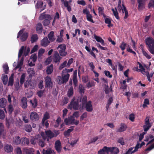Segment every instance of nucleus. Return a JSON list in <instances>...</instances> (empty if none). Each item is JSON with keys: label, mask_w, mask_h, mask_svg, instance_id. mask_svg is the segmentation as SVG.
<instances>
[{"label": "nucleus", "mask_w": 154, "mask_h": 154, "mask_svg": "<svg viewBox=\"0 0 154 154\" xmlns=\"http://www.w3.org/2000/svg\"><path fill=\"white\" fill-rule=\"evenodd\" d=\"M39 19L41 20L44 19L42 22V23L44 26H46L50 23V21L51 19V17L50 15L46 14L43 13L41 14Z\"/></svg>", "instance_id": "nucleus-1"}, {"label": "nucleus", "mask_w": 154, "mask_h": 154, "mask_svg": "<svg viewBox=\"0 0 154 154\" xmlns=\"http://www.w3.org/2000/svg\"><path fill=\"white\" fill-rule=\"evenodd\" d=\"M146 44L148 47V50L152 54H154V39L149 37L146 39Z\"/></svg>", "instance_id": "nucleus-2"}, {"label": "nucleus", "mask_w": 154, "mask_h": 154, "mask_svg": "<svg viewBox=\"0 0 154 154\" xmlns=\"http://www.w3.org/2000/svg\"><path fill=\"white\" fill-rule=\"evenodd\" d=\"M75 100V98L73 97L68 106L67 108L68 109L72 110L73 109L75 110H77L79 109V105L78 100Z\"/></svg>", "instance_id": "nucleus-3"}, {"label": "nucleus", "mask_w": 154, "mask_h": 154, "mask_svg": "<svg viewBox=\"0 0 154 154\" xmlns=\"http://www.w3.org/2000/svg\"><path fill=\"white\" fill-rule=\"evenodd\" d=\"M64 73L62 72L61 77L60 76L58 77L57 80L59 84L66 83L68 80L70 76L69 74L67 73L64 74Z\"/></svg>", "instance_id": "nucleus-4"}, {"label": "nucleus", "mask_w": 154, "mask_h": 154, "mask_svg": "<svg viewBox=\"0 0 154 154\" xmlns=\"http://www.w3.org/2000/svg\"><path fill=\"white\" fill-rule=\"evenodd\" d=\"M29 35V33L26 32H23V30H20L17 34V38H20L21 40L23 42H24L27 39Z\"/></svg>", "instance_id": "nucleus-5"}, {"label": "nucleus", "mask_w": 154, "mask_h": 154, "mask_svg": "<svg viewBox=\"0 0 154 154\" xmlns=\"http://www.w3.org/2000/svg\"><path fill=\"white\" fill-rule=\"evenodd\" d=\"M57 49H59V53L60 56L65 57L67 54V52L66 51V46L65 45L62 44L59 45L57 47Z\"/></svg>", "instance_id": "nucleus-6"}, {"label": "nucleus", "mask_w": 154, "mask_h": 154, "mask_svg": "<svg viewBox=\"0 0 154 154\" xmlns=\"http://www.w3.org/2000/svg\"><path fill=\"white\" fill-rule=\"evenodd\" d=\"M30 118L32 121L34 122L37 121L39 119V116L36 112H32L30 113Z\"/></svg>", "instance_id": "nucleus-7"}, {"label": "nucleus", "mask_w": 154, "mask_h": 154, "mask_svg": "<svg viewBox=\"0 0 154 154\" xmlns=\"http://www.w3.org/2000/svg\"><path fill=\"white\" fill-rule=\"evenodd\" d=\"M146 0H137L138 9L139 11H141L144 8L145 2Z\"/></svg>", "instance_id": "nucleus-8"}, {"label": "nucleus", "mask_w": 154, "mask_h": 154, "mask_svg": "<svg viewBox=\"0 0 154 154\" xmlns=\"http://www.w3.org/2000/svg\"><path fill=\"white\" fill-rule=\"evenodd\" d=\"M86 110L88 112H91L93 109V108L92 104V102L91 100L88 101L85 104Z\"/></svg>", "instance_id": "nucleus-9"}, {"label": "nucleus", "mask_w": 154, "mask_h": 154, "mask_svg": "<svg viewBox=\"0 0 154 154\" xmlns=\"http://www.w3.org/2000/svg\"><path fill=\"white\" fill-rule=\"evenodd\" d=\"M61 58V57L60 56L58 53L57 51H55L53 57V61L55 63H59Z\"/></svg>", "instance_id": "nucleus-10"}, {"label": "nucleus", "mask_w": 154, "mask_h": 154, "mask_svg": "<svg viewBox=\"0 0 154 154\" xmlns=\"http://www.w3.org/2000/svg\"><path fill=\"white\" fill-rule=\"evenodd\" d=\"M112 151V150L110 147L105 146L102 149H100L98 151V154H105V152L108 153L109 151Z\"/></svg>", "instance_id": "nucleus-11"}, {"label": "nucleus", "mask_w": 154, "mask_h": 154, "mask_svg": "<svg viewBox=\"0 0 154 154\" xmlns=\"http://www.w3.org/2000/svg\"><path fill=\"white\" fill-rule=\"evenodd\" d=\"M45 86L46 87L50 88L52 87V82L51 81V78L48 76H47L45 78Z\"/></svg>", "instance_id": "nucleus-12"}, {"label": "nucleus", "mask_w": 154, "mask_h": 154, "mask_svg": "<svg viewBox=\"0 0 154 154\" xmlns=\"http://www.w3.org/2000/svg\"><path fill=\"white\" fill-rule=\"evenodd\" d=\"M50 43V41L48 40L47 37L44 38L41 42V45L42 46L46 47Z\"/></svg>", "instance_id": "nucleus-13"}, {"label": "nucleus", "mask_w": 154, "mask_h": 154, "mask_svg": "<svg viewBox=\"0 0 154 154\" xmlns=\"http://www.w3.org/2000/svg\"><path fill=\"white\" fill-rule=\"evenodd\" d=\"M55 147L57 152L60 153L61 151V143L59 140H57L55 143Z\"/></svg>", "instance_id": "nucleus-14"}, {"label": "nucleus", "mask_w": 154, "mask_h": 154, "mask_svg": "<svg viewBox=\"0 0 154 154\" xmlns=\"http://www.w3.org/2000/svg\"><path fill=\"white\" fill-rule=\"evenodd\" d=\"M21 106L23 109H25L27 107V100L26 97H23L21 100Z\"/></svg>", "instance_id": "nucleus-15"}, {"label": "nucleus", "mask_w": 154, "mask_h": 154, "mask_svg": "<svg viewBox=\"0 0 154 154\" xmlns=\"http://www.w3.org/2000/svg\"><path fill=\"white\" fill-rule=\"evenodd\" d=\"M127 128L126 125L124 123H121L119 128L116 130V131L118 132H121L126 131Z\"/></svg>", "instance_id": "nucleus-16"}, {"label": "nucleus", "mask_w": 154, "mask_h": 154, "mask_svg": "<svg viewBox=\"0 0 154 154\" xmlns=\"http://www.w3.org/2000/svg\"><path fill=\"white\" fill-rule=\"evenodd\" d=\"M29 143V140L28 138L26 137H23L21 138V144L22 146L28 145Z\"/></svg>", "instance_id": "nucleus-17"}, {"label": "nucleus", "mask_w": 154, "mask_h": 154, "mask_svg": "<svg viewBox=\"0 0 154 154\" xmlns=\"http://www.w3.org/2000/svg\"><path fill=\"white\" fill-rule=\"evenodd\" d=\"M35 150L32 148H24L23 149V152L25 154H34Z\"/></svg>", "instance_id": "nucleus-18"}, {"label": "nucleus", "mask_w": 154, "mask_h": 154, "mask_svg": "<svg viewBox=\"0 0 154 154\" xmlns=\"http://www.w3.org/2000/svg\"><path fill=\"white\" fill-rule=\"evenodd\" d=\"M54 32L53 31H51L48 35V38L50 42H53L55 40L54 37Z\"/></svg>", "instance_id": "nucleus-19"}, {"label": "nucleus", "mask_w": 154, "mask_h": 154, "mask_svg": "<svg viewBox=\"0 0 154 154\" xmlns=\"http://www.w3.org/2000/svg\"><path fill=\"white\" fill-rule=\"evenodd\" d=\"M45 133L46 136L50 138V139L54 137V133L51 131L50 130L45 131Z\"/></svg>", "instance_id": "nucleus-20"}, {"label": "nucleus", "mask_w": 154, "mask_h": 154, "mask_svg": "<svg viewBox=\"0 0 154 154\" xmlns=\"http://www.w3.org/2000/svg\"><path fill=\"white\" fill-rule=\"evenodd\" d=\"M5 150L7 152H10L12 151L13 147L11 145L6 144L4 146Z\"/></svg>", "instance_id": "nucleus-21"}, {"label": "nucleus", "mask_w": 154, "mask_h": 154, "mask_svg": "<svg viewBox=\"0 0 154 154\" xmlns=\"http://www.w3.org/2000/svg\"><path fill=\"white\" fill-rule=\"evenodd\" d=\"M74 127V126H71L70 127V129H69L67 131H65L63 133L64 136L66 137H68L70 133L73 130Z\"/></svg>", "instance_id": "nucleus-22"}, {"label": "nucleus", "mask_w": 154, "mask_h": 154, "mask_svg": "<svg viewBox=\"0 0 154 154\" xmlns=\"http://www.w3.org/2000/svg\"><path fill=\"white\" fill-rule=\"evenodd\" d=\"M94 38L98 42H99L102 45L104 46V45H105L104 41V40H103L100 37L97 36L95 35H94Z\"/></svg>", "instance_id": "nucleus-23"}, {"label": "nucleus", "mask_w": 154, "mask_h": 154, "mask_svg": "<svg viewBox=\"0 0 154 154\" xmlns=\"http://www.w3.org/2000/svg\"><path fill=\"white\" fill-rule=\"evenodd\" d=\"M43 29L42 24L40 23H38L36 25V30L38 33H40L42 32Z\"/></svg>", "instance_id": "nucleus-24"}, {"label": "nucleus", "mask_w": 154, "mask_h": 154, "mask_svg": "<svg viewBox=\"0 0 154 154\" xmlns=\"http://www.w3.org/2000/svg\"><path fill=\"white\" fill-rule=\"evenodd\" d=\"M7 100L5 98H2L0 99V107L5 108L6 106Z\"/></svg>", "instance_id": "nucleus-25"}, {"label": "nucleus", "mask_w": 154, "mask_h": 154, "mask_svg": "<svg viewBox=\"0 0 154 154\" xmlns=\"http://www.w3.org/2000/svg\"><path fill=\"white\" fill-rule=\"evenodd\" d=\"M43 154H55V152L53 150L50 148H48L45 150L44 149L42 151Z\"/></svg>", "instance_id": "nucleus-26"}, {"label": "nucleus", "mask_w": 154, "mask_h": 154, "mask_svg": "<svg viewBox=\"0 0 154 154\" xmlns=\"http://www.w3.org/2000/svg\"><path fill=\"white\" fill-rule=\"evenodd\" d=\"M61 0L62 2H63L64 6L67 8L68 11L70 12L71 11V8L70 6L69 5L68 2L64 0Z\"/></svg>", "instance_id": "nucleus-27"}, {"label": "nucleus", "mask_w": 154, "mask_h": 154, "mask_svg": "<svg viewBox=\"0 0 154 154\" xmlns=\"http://www.w3.org/2000/svg\"><path fill=\"white\" fill-rule=\"evenodd\" d=\"M38 39V36L36 34L32 35L31 37L30 41L31 43H32L36 42Z\"/></svg>", "instance_id": "nucleus-28"}, {"label": "nucleus", "mask_w": 154, "mask_h": 154, "mask_svg": "<svg viewBox=\"0 0 154 154\" xmlns=\"http://www.w3.org/2000/svg\"><path fill=\"white\" fill-rule=\"evenodd\" d=\"M87 97L86 96H84L82 97L80 100V101L82 102V107L85 106V104L87 103Z\"/></svg>", "instance_id": "nucleus-29"}, {"label": "nucleus", "mask_w": 154, "mask_h": 154, "mask_svg": "<svg viewBox=\"0 0 154 154\" xmlns=\"http://www.w3.org/2000/svg\"><path fill=\"white\" fill-rule=\"evenodd\" d=\"M54 69L53 65L51 64L48 66L46 70V72L48 74H51L53 72Z\"/></svg>", "instance_id": "nucleus-30"}, {"label": "nucleus", "mask_w": 154, "mask_h": 154, "mask_svg": "<svg viewBox=\"0 0 154 154\" xmlns=\"http://www.w3.org/2000/svg\"><path fill=\"white\" fill-rule=\"evenodd\" d=\"M21 139L19 136L15 137L14 138L13 141L14 143L16 145H19L21 143Z\"/></svg>", "instance_id": "nucleus-31"}, {"label": "nucleus", "mask_w": 154, "mask_h": 154, "mask_svg": "<svg viewBox=\"0 0 154 154\" xmlns=\"http://www.w3.org/2000/svg\"><path fill=\"white\" fill-rule=\"evenodd\" d=\"M122 5L123 7V8L122 9V12L123 13H124V12L125 13V16L124 17V19H126L128 16V12L127 9H126V7L124 5V4H122Z\"/></svg>", "instance_id": "nucleus-32"}, {"label": "nucleus", "mask_w": 154, "mask_h": 154, "mask_svg": "<svg viewBox=\"0 0 154 154\" xmlns=\"http://www.w3.org/2000/svg\"><path fill=\"white\" fill-rule=\"evenodd\" d=\"M2 79L3 84L5 85L7 84L8 79L7 75H6L3 74L2 75Z\"/></svg>", "instance_id": "nucleus-33"}, {"label": "nucleus", "mask_w": 154, "mask_h": 154, "mask_svg": "<svg viewBox=\"0 0 154 154\" xmlns=\"http://www.w3.org/2000/svg\"><path fill=\"white\" fill-rule=\"evenodd\" d=\"M105 23L108 24L107 26L109 28L112 27L113 26V24H111L110 19L109 18H106L105 19Z\"/></svg>", "instance_id": "nucleus-34"}, {"label": "nucleus", "mask_w": 154, "mask_h": 154, "mask_svg": "<svg viewBox=\"0 0 154 154\" xmlns=\"http://www.w3.org/2000/svg\"><path fill=\"white\" fill-rule=\"evenodd\" d=\"M79 93L81 95H83L85 93V89L83 86L81 84L79 85Z\"/></svg>", "instance_id": "nucleus-35"}, {"label": "nucleus", "mask_w": 154, "mask_h": 154, "mask_svg": "<svg viewBox=\"0 0 154 154\" xmlns=\"http://www.w3.org/2000/svg\"><path fill=\"white\" fill-rule=\"evenodd\" d=\"M73 94V88L72 87H71L69 89L67 95L69 97H71Z\"/></svg>", "instance_id": "nucleus-36"}, {"label": "nucleus", "mask_w": 154, "mask_h": 154, "mask_svg": "<svg viewBox=\"0 0 154 154\" xmlns=\"http://www.w3.org/2000/svg\"><path fill=\"white\" fill-rule=\"evenodd\" d=\"M30 103L32 104V106L34 108H35L37 105V100L36 98H34L33 101L31 100Z\"/></svg>", "instance_id": "nucleus-37"}, {"label": "nucleus", "mask_w": 154, "mask_h": 154, "mask_svg": "<svg viewBox=\"0 0 154 154\" xmlns=\"http://www.w3.org/2000/svg\"><path fill=\"white\" fill-rule=\"evenodd\" d=\"M110 148L111 149L112 151H109V152H110L112 153L117 154L119 152V149L117 148L114 147Z\"/></svg>", "instance_id": "nucleus-38"}, {"label": "nucleus", "mask_w": 154, "mask_h": 154, "mask_svg": "<svg viewBox=\"0 0 154 154\" xmlns=\"http://www.w3.org/2000/svg\"><path fill=\"white\" fill-rule=\"evenodd\" d=\"M50 118L49 113L48 112H46L44 115L42 119V122L44 123L47 119Z\"/></svg>", "instance_id": "nucleus-39"}, {"label": "nucleus", "mask_w": 154, "mask_h": 154, "mask_svg": "<svg viewBox=\"0 0 154 154\" xmlns=\"http://www.w3.org/2000/svg\"><path fill=\"white\" fill-rule=\"evenodd\" d=\"M38 141V138L36 137H32L30 140L31 143L32 145H35Z\"/></svg>", "instance_id": "nucleus-40"}, {"label": "nucleus", "mask_w": 154, "mask_h": 154, "mask_svg": "<svg viewBox=\"0 0 154 154\" xmlns=\"http://www.w3.org/2000/svg\"><path fill=\"white\" fill-rule=\"evenodd\" d=\"M13 74L11 75L10 77L8 83V86H12L14 83V78L13 76Z\"/></svg>", "instance_id": "nucleus-41"}, {"label": "nucleus", "mask_w": 154, "mask_h": 154, "mask_svg": "<svg viewBox=\"0 0 154 154\" xmlns=\"http://www.w3.org/2000/svg\"><path fill=\"white\" fill-rule=\"evenodd\" d=\"M25 80V74L24 73H23L21 75L20 80V84L21 85L24 83V82Z\"/></svg>", "instance_id": "nucleus-42"}, {"label": "nucleus", "mask_w": 154, "mask_h": 154, "mask_svg": "<svg viewBox=\"0 0 154 154\" xmlns=\"http://www.w3.org/2000/svg\"><path fill=\"white\" fill-rule=\"evenodd\" d=\"M43 5V2L40 1H38L35 5V7L36 8H41Z\"/></svg>", "instance_id": "nucleus-43"}, {"label": "nucleus", "mask_w": 154, "mask_h": 154, "mask_svg": "<svg viewBox=\"0 0 154 154\" xmlns=\"http://www.w3.org/2000/svg\"><path fill=\"white\" fill-rule=\"evenodd\" d=\"M115 11L114 9H112V10L114 16L117 19H119V17L118 15V13L117 11V9L116 8H115Z\"/></svg>", "instance_id": "nucleus-44"}, {"label": "nucleus", "mask_w": 154, "mask_h": 154, "mask_svg": "<svg viewBox=\"0 0 154 154\" xmlns=\"http://www.w3.org/2000/svg\"><path fill=\"white\" fill-rule=\"evenodd\" d=\"M3 69L4 72L6 74H8V72L9 70V67L7 63H5L3 65Z\"/></svg>", "instance_id": "nucleus-45"}, {"label": "nucleus", "mask_w": 154, "mask_h": 154, "mask_svg": "<svg viewBox=\"0 0 154 154\" xmlns=\"http://www.w3.org/2000/svg\"><path fill=\"white\" fill-rule=\"evenodd\" d=\"M149 101L148 99L146 98L144 100L143 102V104L142 105L143 107L145 108L146 107H147V105H149Z\"/></svg>", "instance_id": "nucleus-46"}, {"label": "nucleus", "mask_w": 154, "mask_h": 154, "mask_svg": "<svg viewBox=\"0 0 154 154\" xmlns=\"http://www.w3.org/2000/svg\"><path fill=\"white\" fill-rule=\"evenodd\" d=\"M86 17L88 21L91 22L93 23H94V21L92 19V16L91 14H90L88 15H87Z\"/></svg>", "instance_id": "nucleus-47"}, {"label": "nucleus", "mask_w": 154, "mask_h": 154, "mask_svg": "<svg viewBox=\"0 0 154 154\" xmlns=\"http://www.w3.org/2000/svg\"><path fill=\"white\" fill-rule=\"evenodd\" d=\"M25 130L26 131L30 132L32 130V128L31 126L30 125H26L25 127Z\"/></svg>", "instance_id": "nucleus-48"}, {"label": "nucleus", "mask_w": 154, "mask_h": 154, "mask_svg": "<svg viewBox=\"0 0 154 154\" xmlns=\"http://www.w3.org/2000/svg\"><path fill=\"white\" fill-rule=\"evenodd\" d=\"M24 48V46H22L19 50L18 54V57L19 58L20 57L22 56L23 53Z\"/></svg>", "instance_id": "nucleus-49"}, {"label": "nucleus", "mask_w": 154, "mask_h": 154, "mask_svg": "<svg viewBox=\"0 0 154 154\" xmlns=\"http://www.w3.org/2000/svg\"><path fill=\"white\" fill-rule=\"evenodd\" d=\"M29 88H34L36 85L35 83L31 80H29Z\"/></svg>", "instance_id": "nucleus-50"}, {"label": "nucleus", "mask_w": 154, "mask_h": 154, "mask_svg": "<svg viewBox=\"0 0 154 154\" xmlns=\"http://www.w3.org/2000/svg\"><path fill=\"white\" fill-rule=\"evenodd\" d=\"M142 53L143 54L147 59H150L151 58V57L150 55L148 54L145 51L143 48L142 49Z\"/></svg>", "instance_id": "nucleus-51"}, {"label": "nucleus", "mask_w": 154, "mask_h": 154, "mask_svg": "<svg viewBox=\"0 0 154 154\" xmlns=\"http://www.w3.org/2000/svg\"><path fill=\"white\" fill-rule=\"evenodd\" d=\"M98 13L99 15H100L104 13V8L103 7L98 6Z\"/></svg>", "instance_id": "nucleus-52"}, {"label": "nucleus", "mask_w": 154, "mask_h": 154, "mask_svg": "<svg viewBox=\"0 0 154 154\" xmlns=\"http://www.w3.org/2000/svg\"><path fill=\"white\" fill-rule=\"evenodd\" d=\"M8 109L9 113L10 114H11L13 111L14 108L13 106L11 104H10L8 106Z\"/></svg>", "instance_id": "nucleus-53"}, {"label": "nucleus", "mask_w": 154, "mask_h": 154, "mask_svg": "<svg viewBox=\"0 0 154 154\" xmlns=\"http://www.w3.org/2000/svg\"><path fill=\"white\" fill-rule=\"evenodd\" d=\"M67 63V61H65L63 63H61L59 66V69L61 70L63 68L66 66V64Z\"/></svg>", "instance_id": "nucleus-54"}, {"label": "nucleus", "mask_w": 154, "mask_h": 154, "mask_svg": "<svg viewBox=\"0 0 154 154\" xmlns=\"http://www.w3.org/2000/svg\"><path fill=\"white\" fill-rule=\"evenodd\" d=\"M117 142L122 145H125V142L123 137H120L118 139Z\"/></svg>", "instance_id": "nucleus-55"}, {"label": "nucleus", "mask_w": 154, "mask_h": 154, "mask_svg": "<svg viewBox=\"0 0 154 154\" xmlns=\"http://www.w3.org/2000/svg\"><path fill=\"white\" fill-rule=\"evenodd\" d=\"M5 115L4 111L0 109V119H3L5 118Z\"/></svg>", "instance_id": "nucleus-56"}, {"label": "nucleus", "mask_w": 154, "mask_h": 154, "mask_svg": "<svg viewBox=\"0 0 154 154\" xmlns=\"http://www.w3.org/2000/svg\"><path fill=\"white\" fill-rule=\"evenodd\" d=\"M127 45V44L122 42L121 44L120 45L119 47L121 48L122 51H124L125 48V46Z\"/></svg>", "instance_id": "nucleus-57"}, {"label": "nucleus", "mask_w": 154, "mask_h": 154, "mask_svg": "<svg viewBox=\"0 0 154 154\" xmlns=\"http://www.w3.org/2000/svg\"><path fill=\"white\" fill-rule=\"evenodd\" d=\"M148 7L149 8L154 7V0L150 1L148 5Z\"/></svg>", "instance_id": "nucleus-58"}, {"label": "nucleus", "mask_w": 154, "mask_h": 154, "mask_svg": "<svg viewBox=\"0 0 154 154\" xmlns=\"http://www.w3.org/2000/svg\"><path fill=\"white\" fill-rule=\"evenodd\" d=\"M135 119V115L133 113L130 114L129 117V119L131 122H134Z\"/></svg>", "instance_id": "nucleus-59"}, {"label": "nucleus", "mask_w": 154, "mask_h": 154, "mask_svg": "<svg viewBox=\"0 0 154 154\" xmlns=\"http://www.w3.org/2000/svg\"><path fill=\"white\" fill-rule=\"evenodd\" d=\"M38 46L37 45H35L31 51V54H32L36 51L38 49Z\"/></svg>", "instance_id": "nucleus-60"}, {"label": "nucleus", "mask_w": 154, "mask_h": 154, "mask_svg": "<svg viewBox=\"0 0 154 154\" xmlns=\"http://www.w3.org/2000/svg\"><path fill=\"white\" fill-rule=\"evenodd\" d=\"M151 126V125H144L143 126V128L144 131L146 132L150 128Z\"/></svg>", "instance_id": "nucleus-61"}, {"label": "nucleus", "mask_w": 154, "mask_h": 154, "mask_svg": "<svg viewBox=\"0 0 154 154\" xmlns=\"http://www.w3.org/2000/svg\"><path fill=\"white\" fill-rule=\"evenodd\" d=\"M87 116V113L86 112L84 113L81 116L80 120L81 121L83 120L84 119L86 118Z\"/></svg>", "instance_id": "nucleus-62"}, {"label": "nucleus", "mask_w": 154, "mask_h": 154, "mask_svg": "<svg viewBox=\"0 0 154 154\" xmlns=\"http://www.w3.org/2000/svg\"><path fill=\"white\" fill-rule=\"evenodd\" d=\"M87 87L88 88H90L94 85V82H89L87 84Z\"/></svg>", "instance_id": "nucleus-63"}, {"label": "nucleus", "mask_w": 154, "mask_h": 154, "mask_svg": "<svg viewBox=\"0 0 154 154\" xmlns=\"http://www.w3.org/2000/svg\"><path fill=\"white\" fill-rule=\"evenodd\" d=\"M17 154H23L21 149L19 147H17L16 149Z\"/></svg>", "instance_id": "nucleus-64"}]
</instances>
